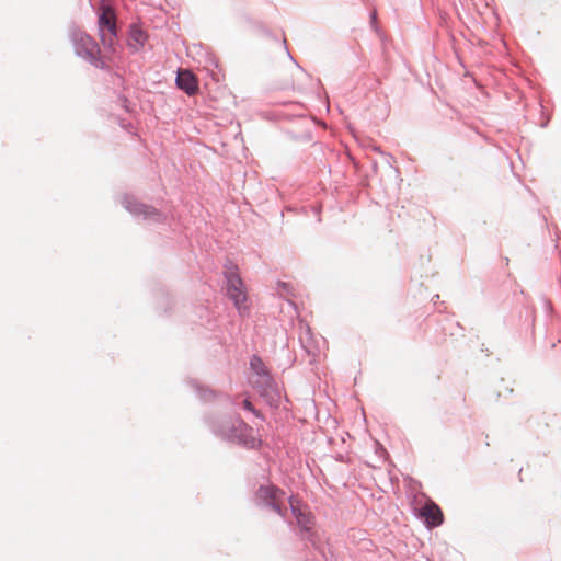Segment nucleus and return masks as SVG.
<instances>
[{"mask_svg": "<svg viewBox=\"0 0 561 561\" xmlns=\"http://www.w3.org/2000/svg\"><path fill=\"white\" fill-rule=\"evenodd\" d=\"M226 295L233 302L239 316H249L251 300L238 268L232 266L226 271Z\"/></svg>", "mask_w": 561, "mask_h": 561, "instance_id": "nucleus-1", "label": "nucleus"}, {"mask_svg": "<svg viewBox=\"0 0 561 561\" xmlns=\"http://www.w3.org/2000/svg\"><path fill=\"white\" fill-rule=\"evenodd\" d=\"M98 25L103 46L114 51V46L117 39V28L116 14L113 8L104 3L101 5L99 11Z\"/></svg>", "mask_w": 561, "mask_h": 561, "instance_id": "nucleus-2", "label": "nucleus"}, {"mask_svg": "<svg viewBox=\"0 0 561 561\" xmlns=\"http://www.w3.org/2000/svg\"><path fill=\"white\" fill-rule=\"evenodd\" d=\"M414 510L428 528H435L443 524L444 515L440 507L426 495L415 499Z\"/></svg>", "mask_w": 561, "mask_h": 561, "instance_id": "nucleus-3", "label": "nucleus"}, {"mask_svg": "<svg viewBox=\"0 0 561 561\" xmlns=\"http://www.w3.org/2000/svg\"><path fill=\"white\" fill-rule=\"evenodd\" d=\"M75 44L78 55L90 59L96 66H104V62L98 58L100 54L99 45L91 36L85 33H78L75 35Z\"/></svg>", "mask_w": 561, "mask_h": 561, "instance_id": "nucleus-4", "label": "nucleus"}, {"mask_svg": "<svg viewBox=\"0 0 561 561\" xmlns=\"http://www.w3.org/2000/svg\"><path fill=\"white\" fill-rule=\"evenodd\" d=\"M259 500L270 505L279 515H285V507L283 501L285 493L275 485H262L256 493Z\"/></svg>", "mask_w": 561, "mask_h": 561, "instance_id": "nucleus-5", "label": "nucleus"}, {"mask_svg": "<svg viewBox=\"0 0 561 561\" xmlns=\"http://www.w3.org/2000/svg\"><path fill=\"white\" fill-rule=\"evenodd\" d=\"M289 504L291 513L296 518L297 525L301 530L310 531L314 525L313 516L309 511L308 506L301 503L297 497L290 496Z\"/></svg>", "mask_w": 561, "mask_h": 561, "instance_id": "nucleus-6", "label": "nucleus"}, {"mask_svg": "<svg viewBox=\"0 0 561 561\" xmlns=\"http://www.w3.org/2000/svg\"><path fill=\"white\" fill-rule=\"evenodd\" d=\"M176 84L188 95H195L198 92V80L195 75L187 69H180L178 71Z\"/></svg>", "mask_w": 561, "mask_h": 561, "instance_id": "nucleus-7", "label": "nucleus"}, {"mask_svg": "<svg viewBox=\"0 0 561 561\" xmlns=\"http://www.w3.org/2000/svg\"><path fill=\"white\" fill-rule=\"evenodd\" d=\"M239 427L241 432L240 436H238L239 442L249 448L256 447L260 440L252 434V428L243 422H240Z\"/></svg>", "mask_w": 561, "mask_h": 561, "instance_id": "nucleus-8", "label": "nucleus"}, {"mask_svg": "<svg viewBox=\"0 0 561 561\" xmlns=\"http://www.w3.org/2000/svg\"><path fill=\"white\" fill-rule=\"evenodd\" d=\"M147 34L139 27L134 26L129 35V46L135 50H139L147 42Z\"/></svg>", "mask_w": 561, "mask_h": 561, "instance_id": "nucleus-9", "label": "nucleus"}, {"mask_svg": "<svg viewBox=\"0 0 561 561\" xmlns=\"http://www.w3.org/2000/svg\"><path fill=\"white\" fill-rule=\"evenodd\" d=\"M139 213L142 214L146 218H156L159 217V213L153 207L141 205L139 207Z\"/></svg>", "mask_w": 561, "mask_h": 561, "instance_id": "nucleus-10", "label": "nucleus"}, {"mask_svg": "<svg viewBox=\"0 0 561 561\" xmlns=\"http://www.w3.org/2000/svg\"><path fill=\"white\" fill-rule=\"evenodd\" d=\"M243 407H244V409L257 414L254 407L252 405V403L249 400L243 401Z\"/></svg>", "mask_w": 561, "mask_h": 561, "instance_id": "nucleus-11", "label": "nucleus"}, {"mask_svg": "<svg viewBox=\"0 0 561 561\" xmlns=\"http://www.w3.org/2000/svg\"><path fill=\"white\" fill-rule=\"evenodd\" d=\"M256 364H261V360L257 357H254L251 362V366L256 369Z\"/></svg>", "mask_w": 561, "mask_h": 561, "instance_id": "nucleus-12", "label": "nucleus"}, {"mask_svg": "<svg viewBox=\"0 0 561 561\" xmlns=\"http://www.w3.org/2000/svg\"><path fill=\"white\" fill-rule=\"evenodd\" d=\"M257 374H264L263 369L257 370Z\"/></svg>", "mask_w": 561, "mask_h": 561, "instance_id": "nucleus-13", "label": "nucleus"}]
</instances>
